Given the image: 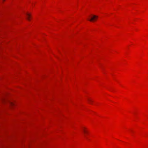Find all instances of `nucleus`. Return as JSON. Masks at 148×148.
Masks as SVG:
<instances>
[{"label": "nucleus", "instance_id": "3", "mask_svg": "<svg viewBox=\"0 0 148 148\" xmlns=\"http://www.w3.org/2000/svg\"><path fill=\"white\" fill-rule=\"evenodd\" d=\"M83 132L84 133V136H86V134L88 133L87 131L85 130V128H84L83 129Z\"/></svg>", "mask_w": 148, "mask_h": 148}, {"label": "nucleus", "instance_id": "1", "mask_svg": "<svg viewBox=\"0 0 148 148\" xmlns=\"http://www.w3.org/2000/svg\"><path fill=\"white\" fill-rule=\"evenodd\" d=\"M98 18V16H97L92 15L91 16H89L88 20L90 21L94 22L96 21Z\"/></svg>", "mask_w": 148, "mask_h": 148}, {"label": "nucleus", "instance_id": "5", "mask_svg": "<svg viewBox=\"0 0 148 148\" xmlns=\"http://www.w3.org/2000/svg\"><path fill=\"white\" fill-rule=\"evenodd\" d=\"M89 101L90 102V103L91 104V102L92 101L90 99H89Z\"/></svg>", "mask_w": 148, "mask_h": 148}, {"label": "nucleus", "instance_id": "4", "mask_svg": "<svg viewBox=\"0 0 148 148\" xmlns=\"http://www.w3.org/2000/svg\"><path fill=\"white\" fill-rule=\"evenodd\" d=\"M9 103L10 105L11 106H13L14 105V104L12 102H9Z\"/></svg>", "mask_w": 148, "mask_h": 148}, {"label": "nucleus", "instance_id": "2", "mask_svg": "<svg viewBox=\"0 0 148 148\" xmlns=\"http://www.w3.org/2000/svg\"><path fill=\"white\" fill-rule=\"evenodd\" d=\"M26 15H27V19L29 20V21H30V17H31V16H30V15L29 14H28V13H27L26 14Z\"/></svg>", "mask_w": 148, "mask_h": 148}]
</instances>
